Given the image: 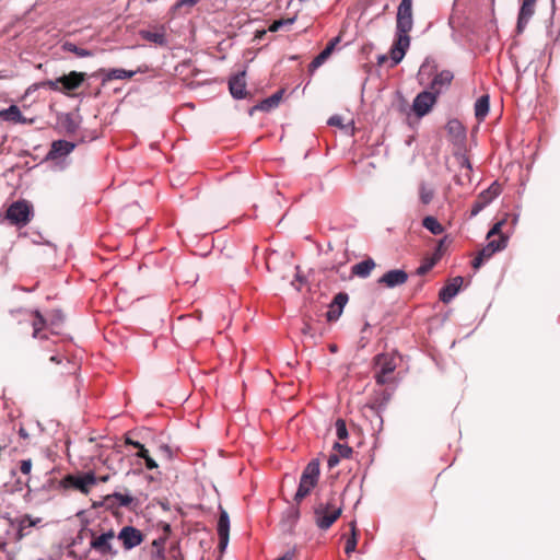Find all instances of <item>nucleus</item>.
<instances>
[{
	"label": "nucleus",
	"instance_id": "62",
	"mask_svg": "<svg viewBox=\"0 0 560 560\" xmlns=\"http://www.w3.org/2000/svg\"><path fill=\"white\" fill-rule=\"evenodd\" d=\"M265 34H266L265 30L258 31L257 34H256V37L261 38Z\"/></svg>",
	"mask_w": 560,
	"mask_h": 560
},
{
	"label": "nucleus",
	"instance_id": "46",
	"mask_svg": "<svg viewBox=\"0 0 560 560\" xmlns=\"http://www.w3.org/2000/svg\"><path fill=\"white\" fill-rule=\"evenodd\" d=\"M20 470L23 475H28L32 470V460L31 459L21 460Z\"/></svg>",
	"mask_w": 560,
	"mask_h": 560
},
{
	"label": "nucleus",
	"instance_id": "2",
	"mask_svg": "<svg viewBox=\"0 0 560 560\" xmlns=\"http://www.w3.org/2000/svg\"><path fill=\"white\" fill-rule=\"evenodd\" d=\"M342 503L336 493H331L325 501L314 506V521L322 530H327L340 517Z\"/></svg>",
	"mask_w": 560,
	"mask_h": 560
},
{
	"label": "nucleus",
	"instance_id": "27",
	"mask_svg": "<svg viewBox=\"0 0 560 560\" xmlns=\"http://www.w3.org/2000/svg\"><path fill=\"white\" fill-rule=\"evenodd\" d=\"M434 188L425 182L419 183V199L422 205H429L434 198Z\"/></svg>",
	"mask_w": 560,
	"mask_h": 560
},
{
	"label": "nucleus",
	"instance_id": "16",
	"mask_svg": "<svg viewBox=\"0 0 560 560\" xmlns=\"http://www.w3.org/2000/svg\"><path fill=\"white\" fill-rule=\"evenodd\" d=\"M75 148V143L67 140H56L51 143V148L48 152L47 158L50 160H57L71 153Z\"/></svg>",
	"mask_w": 560,
	"mask_h": 560
},
{
	"label": "nucleus",
	"instance_id": "34",
	"mask_svg": "<svg viewBox=\"0 0 560 560\" xmlns=\"http://www.w3.org/2000/svg\"><path fill=\"white\" fill-rule=\"evenodd\" d=\"M63 49L66 51L73 52L75 56H78L80 58L92 56V51L81 48V47H78L75 44L69 43V42L63 44Z\"/></svg>",
	"mask_w": 560,
	"mask_h": 560
},
{
	"label": "nucleus",
	"instance_id": "17",
	"mask_svg": "<svg viewBox=\"0 0 560 560\" xmlns=\"http://www.w3.org/2000/svg\"><path fill=\"white\" fill-rule=\"evenodd\" d=\"M462 277H455L440 290L439 298L443 303H450L459 292L463 284Z\"/></svg>",
	"mask_w": 560,
	"mask_h": 560
},
{
	"label": "nucleus",
	"instance_id": "63",
	"mask_svg": "<svg viewBox=\"0 0 560 560\" xmlns=\"http://www.w3.org/2000/svg\"><path fill=\"white\" fill-rule=\"evenodd\" d=\"M55 326H58V320L57 319H54V322L49 325V327L51 329V332H54L52 327H55Z\"/></svg>",
	"mask_w": 560,
	"mask_h": 560
},
{
	"label": "nucleus",
	"instance_id": "61",
	"mask_svg": "<svg viewBox=\"0 0 560 560\" xmlns=\"http://www.w3.org/2000/svg\"><path fill=\"white\" fill-rule=\"evenodd\" d=\"M108 478H109V477H108L107 475H106V476L98 477V478H97V482H98V481H100V482H106V481L108 480Z\"/></svg>",
	"mask_w": 560,
	"mask_h": 560
},
{
	"label": "nucleus",
	"instance_id": "12",
	"mask_svg": "<svg viewBox=\"0 0 560 560\" xmlns=\"http://www.w3.org/2000/svg\"><path fill=\"white\" fill-rule=\"evenodd\" d=\"M537 0H521V8L517 16L516 32L522 34L526 28L529 20L535 13Z\"/></svg>",
	"mask_w": 560,
	"mask_h": 560
},
{
	"label": "nucleus",
	"instance_id": "29",
	"mask_svg": "<svg viewBox=\"0 0 560 560\" xmlns=\"http://www.w3.org/2000/svg\"><path fill=\"white\" fill-rule=\"evenodd\" d=\"M33 337L34 338H39V339H47V335H40V331L45 328H47V323H46V319L44 318V316L38 312L36 311L35 312V319L33 320Z\"/></svg>",
	"mask_w": 560,
	"mask_h": 560
},
{
	"label": "nucleus",
	"instance_id": "22",
	"mask_svg": "<svg viewBox=\"0 0 560 560\" xmlns=\"http://www.w3.org/2000/svg\"><path fill=\"white\" fill-rule=\"evenodd\" d=\"M59 122L67 133L72 135L79 129L80 117L78 115L67 113L60 117Z\"/></svg>",
	"mask_w": 560,
	"mask_h": 560
},
{
	"label": "nucleus",
	"instance_id": "44",
	"mask_svg": "<svg viewBox=\"0 0 560 560\" xmlns=\"http://www.w3.org/2000/svg\"><path fill=\"white\" fill-rule=\"evenodd\" d=\"M200 0H178L176 3L172 7V11L176 12L183 7H194L196 5Z\"/></svg>",
	"mask_w": 560,
	"mask_h": 560
},
{
	"label": "nucleus",
	"instance_id": "36",
	"mask_svg": "<svg viewBox=\"0 0 560 560\" xmlns=\"http://www.w3.org/2000/svg\"><path fill=\"white\" fill-rule=\"evenodd\" d=\"M303 475L318 479L319 477V463L316 459L311 460L304 468Z\"/></svg>",
	"mask_w": 560,
	"mask_h": 560
},
{
	"label": "nucleus",
	"instance_id": "42",
	"mask_svg": "<svg viewBox=\"0 0 560 560\" xmlns=\"http://www.w3.org/2000/svg\"><path fill=\"white\" fill-rule=\"evenodd\" d=\"M334 448L338 451L339 457L349 458L352 454V448L347 444L336 443Z\"/></svg>",
	"mask_w": 560,
	"mask_h": 560
},
{
	"label": "nucleus",
	"instance_id": "50",
	"mask_svg": "<svg viewBox=\"0 0 560 560\" xmlns=\"http://www.w3.org/2000/svg\"><path fill=\"white\" fill-rule=\"evenodd\" d=\"M295 553H296V547H293L292 549L288 550L282 557L278 558L277 560H293Z\"/></svg>",
	"mask_w": 560,
	"mask_h": 560
},
{
	"label": "nucleus",
	"instance_id": "48",
	"mask_svg": "<svg viewBox=\"0 0 560 560\" xmlns=\"http://www.w3.org/2000/svg\"><path fill=\"white\" fill-rule=\"evenodd\" d=\"M329 126L342 127V117L339 115H334L328 119Z\"/></svg>",
	"mask_w": 560,
	"mask_h": 560
},
{
	"label": "nucleus",
	"instance_id": "24",
	"mask_svg": "<svg viewBox=\"0 0 560 560\" xmlns=\"http://www.w3.org/2000/svg\"><path fill=\"white\" fill-rule=\"evenodd\" d=\"M374 268V260L372 258H368L352 266V273L360 278H366Z\"/></svg>",
	"mask_w": 560,
	"mask_h": 560
},
{
	"label": "nucleus",
	"instance_id": "8",
	"mask_svg": "<svg viewBox=\"0 0 560 560\" xmlns=\"http://www.w3.org/2000/svg\"><path fill=\"white\" fill-rule=\"evenodd\" d=\"M438 96L429 91H422L419 93L412 103V109L418 117H423L427 115L433 105L436 103Z\"/></svg>",
	"mask_w": 560,
	"mask_h": 560
},
{
	"label": "nucleus",
	"instance_id": "39",
	"mask_svg": "<svg viewBox=\"0 0 560 560\" xmlns=\"http://www.w3.org/2000/svg\"><path fill=\"white\" fill-rule=\"evenodd\" d=\"M481 192L487 194L486 197H488L490 201H493L501 194V186L500 184L494 182L486 190Z\"/></svg>",
	"mask_w": 560,
	"mask_h": 560
},
{
	"label": "nucleus",
	"instance_id": "30",
	"mask_svg": "<svg viewBox=\"0 0 560 560\" xmlns=\"http://www.w3.org/2000/svg\"><path fill=\"white\" fill-rule=\"evenodd\" d=\"M422 225L434 235H440L444 232L443 225L432 215L425 217L422 220Z\"/></svg>",
	"mask_w": 560,
	"mask_h": 560
},
{
	"label": "nucleus",
	"instance_id": "20",
	"mask_svg": "<svg viewBox=\"0 0 560 560\" xmlns=\"http://www.w3.org/2000/svg\"><path fill=\"white\" fill-rule=\"evenodd\" d=\"M338 42V37L331 39L328 43V45L312 60V62L310 63V70L313 71L320 67L325 62V60L330 56Z\"/></svg>",
	"mask_w": 560,
	"mask_h": 560
},
{
	"label": "nucleus",
	"instance_id": "51",
	"mask_svg": "<svg viewBox=\"0 0 560 560\" xmlns=\"http://www.w3.org/2000/svg\"><path fill=\"white\" fill-rule=\"evenodd\" d=\"M459 164H460L462 167H465L468 171H471V168H472L469 159L466 155H464V154L460 155V158H459Z\"/></svg>",
	"mask_w": 560,
	"mask_h": 560
},
{
	"label": "nucleus",
	"instance_id": "53",
	"mask_svg": "<svg viewBox=\"0 0 560 560\" xmlns=\"http://www.w3.org/2000/svg\"><path fill=\"white\" fill-rule=\"evenodd\" d=\"M427 69H428V66L424 63L420 67V70L418 73V79H419L420 84H424V74L427 73Z\"/></svg>",
	"mask_w": 560,
	"mask_h": 560
},
{
	"label": "nucleus",
	"instance_id": "28",
	"mask_svg": "<svg viewBox=\"0 0 560 560\" xmlns=\"http://www.w3.org/2000/svg\"><path fill=\"white\" fill-rule=\"evenodd\" d=\"M164 547L165 538L159 537L154 539L150 549L151 560H165Z\"/></svg>",
	"mask_w": 560,
	"mask_h": 560
},
{
	"label": "nucleus",
	"instance_id": "14",
	"mask_svg": "<svg viewBox=\"0 0 560 560\" xmlns=\"http://www.w3.org/2000/svg\"><path fill=\"white\" fill-rule=\"evenodd\" d=\"M246 71L243 70L234 74L229 81V89L231 95L236 100H242L246 96Z\"/></svg>",
	"mask_w": 560,
	"mask_h": 560
},
{
	"label": "nucleus",
	"instance_id": "64",
	"mask_svg": "<svg viewBox=\"0 0 560 560\" xmlns=\"http://www.w3.org/2000/svg\"><path fill=\"white\" fill-rule=\"evenodd\" d=\"M20 435L23 436V438L27 436V434H26L24 429H20Z\"/></svg>",
	"mask_w": 560,
	"mask_h": 560
},
{
	"label": "nucleus",
	"instance_id": "41",
	"mask_svg": "<svg viewBox=\"0 0 560 560\" xmlns=\"http://www.w3.org/2000/svg\"><path fill=\"white\" fill-rule=\"evenodd\" d=\"M336 434L339 440H345L348 438L347 425L342 419H338L336 421Z\"/></svg>",
	"mask_w": 560,
	"mask_h": 560
},
{
	"label": "nucleus",
	"instance_id": "45",
	"mask_svg": "<svg viewBox=\"0 0 560 560\" xmlns=\"http://www.w3.org/2000/svg\"><path fill=\"white\" fill-rule=\"evenodd\" d=\"M504 223H505V221H504V220H501V221L497 222V223L491 228V230L488 232V234H487V238H491V237H492V236H494V235H499V237H500L501 235H503V234L501 233V229H502V226H503V224H504Z\"/></svg>",
	"mask_w": 560,
	"mask_h": 560
},
{
	"label": "nucleus",
	"instance_id": "21",
	"mask_svg": "<svg viewBox=\"0 0 560 560\" xmlns=\"http://www.w3.org/2000/svg\"><path fill=\"white\" fill-rule=\"evenodd\" d=\"M0 121H12L15 124L25 122L20 108L16 105H11L5 109L0 110Z\"/></svg>",
	"mask_w": 560,
	"mask_h": 560
},
{
	"label": "nucleus",
	"instance_id": "6",
	"mask_svg": "<svg viewBox=\"0 0 560 560\" xmlns=\"http://www.w3.org/2000/svg\"><path fill=\"white\" fill-rule=\"evenodd\" d=\"M7 219L14 225H26L31 220V206L26 201L13 202L7 210Z\"/></svg>",
	"mask_w": 560,
	"mask_h": 560
},
{
	"label": "nucleus",
	"instance_id": "52",
	"mask_svg": "<svg viewBox=\"0 0 560 560\" xmlns=\"http://www.w3.org/2000/svg\"><path fill=\"white\" fill-rule=\"evenodd\" d=\"M433 264H434V262H433V261H431V262H428V264H423V265H421V266L417 269L418 275H424V273H427V272L432 268Z\"/></svg>",
	"mask_w": 560,
	"mask_h": 560
},
{
	"label": "nucleus",
	"instance_id": "9",
	"mask_svg": "<svg viewBox=\"0 0 560 560\" xmlns=\"http://www.w3.org/2000/svg\"><path fill=\"white\" fill-rule=\"evenodd\" d=\"M166 25L159 24L154 25L150 30H140L139 35L142 39L150 42L159 47H167L168 40L166 37Z\"/></svg>",
	"mask_w": 560,
	"mask_h": 560
},
{
	"label": "nucleus",
	"instance_id": "56",
	"mask_svg": "<svg viewBox=\"0 0 560 560\" xmlns=\"http://www.w3.org/2000/svg\"><path fill=\"white\" fill-rule=\"evenodd\" d=\"M137 456L144 459L147 457H149V451L144 447V445L142 444L137 453Z\"/></svg>",
	"mask_w": 560,
	"mask_h": 560
},
{
	"label": "nucleus",
	"instance_id": "49",
	"mask_svg": "<svg viewBox=\"0 0 560 560\" xmlns=\"http://www.w3.org/2000/svg\"><path fill=\"white\" fill-rule=\"evenodd\" d=\"M485 260L487 259L483 256H481V254L478 252L477 256L472 260V268L479 269L485 262Z\"/></svg>",
	"mask_w": 560,
	"mask_h": 560
},
{
	"label": "nucleus",
	"instance_id": "3",
	"mask_svg": "<svg viewBox=\"0 0 560 560\" xmlns=\"http://www.w3.org/2000/svg\"><path fill=\"white\" fill-rule=\"evenodd\" d=\"M397 368V360L393 354L381 353L374 359V377L378 385H385L393 381V373Z\"/></svg>",
	"mask_w": 560,
	"mask_h": 560
},
{
	"label": "nucleus",
	"instance_id": "47",
	"mask_svg": "<svg viewBox=\"0 0 560 560\" xmlns=\"http://www.w3.org/2000/svg\"><path fill=\"white\" fill-rule=\"evenodd\" d=\"M288 516L292 520L293 523H296L300 517V510L294 506L290 508L288 510Z\"/></svg>",
	"mask_w": 560,
	"mask_h": 560
},
{
	"label": "nucleus",
	"instance_id": "35",
	"mask_svg": "<svg viewBox=\"0 0 560 560\" xmlns=\"http://www.w3.org/2000/svg\"><path fill=\"white\" fill-rule=\"evenodd\" d=\"M44 88H48L52 91H57L59 92V80L58 78L55 79V80H44V81H40V82H37L35 84H33L32 86H30L28 90H38V89H44Z\"/></svg>",
	"mask_w": 560,
	"mask_h": 560
},
{
	"label": "nucleus",
	"instance_id": "57",
	"mask_svg": "<svg viewBox=\"0 0 560 560\" xmlns=\"http://www.w3.org/2000/svg\"><path fill=\"white\" fill-rule=\"evenodd\" d=\"M126 444L132 445L133 447H136V448H138V450H139V448H140V446L142 445L140 442H138V441H133V440H131V439H129V438H127V439H126Z\"/></svg>",
	"mask_w": 560,
	"mask_h": 560
},
{
	"label": "nucleus",
	"instance_id": "5",
	"mask_svg": "<svg viewBox=\"0 0 560 560\" xmlns=\"http://www.w3.org/2000/svg\"><path fill=\"white\" fill-rule=\"evenodd\" d=\"M97 483V477L93 471H88L82 475H67L60 481V486L63 489L74 488L82 492L83 494H88L91 490V487Z\"/></svg>",
	"mask_w": 560,
	"mask_h": 560
},
{
	"label": "nucleus",
	"instance_id": "10",
	"mask_svg": "<svg viewBox=\"0 0 560 560\" xmlns=\"http://www.w3.org/2000/svg\"><path fill=\"white\" fill-rule=\"evenodd\" d=\"M408 281V273L402 269H392L385 272L377 283L387 289H394L405 284Z\"/></svg>",
	"mask_w": 560,
	"mask_h": 560
},
{
	"label": "nucleus",
	"instance_id": "1",
	"mask_svg": "<svg viewBox=\"0 0 560 560\" xmlns=\"http://www.w3.org/2000/svg\"><path fill=\"white\" fill-rule=\"evenodd\" d=\"M412 0H401L396 15V38L389 51L392 66H397L410 46L409 32L412 30Z\"/></svg>",
	"mask_w": 560,
	"mask_h": 560
},
{
	"label": "nucleus",
	"instance_id": "11",
	"mask_svg": "<svg viewBox=\"0 0 560 560\" xmlns=\"http://www.w3.org/2000/svg\"><path fill=\"white\" fill-rule=\"evenodd\" d=\"M59 80V92L69 94V92L78 89L85 80V73L71 71L69 74H65L58 78Z\"/></svg>",
	"mask_w": 560,
	"mask_h": 560
},
{
	"label": "nucleus",
	"instance_id": "31",
	"mask_svg": "<svg viewBox=\"0 0 560 560\" xmlns=\"http://www.w3.org/2000/svg\"><path fill=\"white\" fill-rule=\"evenodd\" d=\"M315 486H313L310 481H306L302 477L300 478V483L294 495V501L300 503L305 497H307Z\"/></svg>",
	"mask_w": 560,
	"mask_h": 560
},
{
	"label": "nucleus",
	"instance_id": "32",
	"mask_svg": "<svg viewBox=\"0 0 560 560\" xmlns=\"http://www.w3.org/2000/svg\"><path fill=\"white\" fill-rule=\"evenodd\" d=\"M486 196L487 194L482 192L478 195L476 201L471 206L470 217H476L480 211H482L488 205L492 202Z\"/></svg>",
	"mask_w": 560,
	"mask_h": 560
},
{
	"label": "nucleus",
	"instance_id": "4",
	"mask_svg": "<svg viewBox=\"0 0 560 560\" xmlns=\"http://www.w3.org/2000/svg\"><path fill=\"white\" fill-rule=\"evenodd\" d=\"M91 541L90 548L102 557H116L117 550L114 548V539L116 538L114 529H108L101 534L90 530Z\"/></svg>",
	"mask_w": 560,
	"mask_h": 560
},
{
	"label": "nucleus",
	"instance_id": "26",
	"mask_svg": "<svg viewBox=\"0 0 560 560\" xmlns=\"http://www.w3.org/2000/svg\"><path fill=\"white\" fill-rule=\"evenodd\" d=\"M490 108L489 95L480 96L475 103V116L478 120H483Z\"/></svg>",
	"mask_w": 560,
	"mask_h": 560
},
{
	"label": "nucleus",
	"instance_id": "25",
	"mask_svg": "<svg viewBox=\"0 0 560 560\" xmlns=\"http://www.w3.org/2000/svg\"><path fill=\"white\" fill-rule=\"evenodd\" d=\"M104 79L103 81H112V80H125L132 78L137 71L125 70V69H109L103 70Z\"/></svg>",
	"mask_w": 560,
	"mask_h": 560
},
{
	"label": "nucleus",
	"instance_id": "40",
	"mask_svg": "<svg viewBox=\"0 0 560 560\" xmlns=\"http://www.w3.org/2000/svg\"><path fill=\"white\" fill-rule=\"evenodd\" d=\"M294 21H295V18L276 20L271 23L268 31L269 32H278L284 25H292L294 23Z\"/></svg>",
	"mask_w": 560,
	"mask_h": 560
},
{
	"label": "nucleus",
	"instance_id": "33",
	"mask_svg": "<svg viewBox=\"0 0 560 560\" xmlns=\"http://www.w3.org/2000/svg\"><path fill=\"white\" fill-rule=\"evenodd\" d=\"M351 527V536L347 539L346 546H345V552L347 555H350L355 551L357 548V533H355V522L350 523Z\"/></svg>",
	"mask_w": 560,
	"mask_h": 560
},
{
	"label": "nucleus",
	"instance_id": "18",
	"mask_svg": "<svg viewBox=\"0 0 560 560\" xmlns=\"http://www.w3.org/2000/svg\"><path fill=\"white\" fill-rule=\"evenodd\" d=\"M218 536H219V545L223 549L229 544V532H230V518L226 511H221L219 521H218Z\"/></svg>",
	"mask_w": 560,
	"mask_h": 560
},
{
	"label": "nucleus",
	"instance_id": "19",
	"mask_svg": "<svg viewBox=\"0 0 560 560\" xmlns=\"http://www.w3.org/2000/svg\"><path fill=\"white\" fill-rule=\"evenodd\" d=\"M508 246V236L501 235L499 240L489 241L488 244L479 250L486 259L491 258L495 253L503 250Z\"/></svg>",
	"mask_w": 560,
	"mask_h": 560
},
{
	"label": "nucleus",
	"instance_id": "23",
	"mask_svg": "<svg viewBox=\"0 0 560 560\" xmlns=\"http://www.w3.org/2000/svg\"><path fill=\"white\" fill-rule=\"evenodd\" d=\"M282 94H283L282 91H278V92L273 93L271 96L265 98L259 104H257L253 108V110L257 109V110H261V112H269V110L276 108L282 98Z\"/></svg>",
	"mask_w": 560,
	"mask_h": 560
},
{
	"label": "nucleus",
	"instance_id": "15",
	"mask_svg": "<svg viewBox=\"0 0 560 560\" xmlns=\"http://www.w3.org/2000/svg\"><path fill=\"white\" fill-rule=\"evenodd\" d=\"M453 78V73L450 70H443L434 75L429 85V90L439 96L441 92L451 84Z\"/></svg>",
	"mask_w": 560,
	"mask_h": 560
},
{
	"label": "nucleus",
	"instance_id": "55",
	"mask_svg": "<svg viewBox=\"0 0 560 560\" xmlns=\"http://www.w3.org/2000/svg\"><path fill=\"white\" fill-rule=\"evenodd\" d=\"M144 462H145V467L150 470L154 469L158 467V464L152 458V457H147L144 458Z\"/></svg>",
	"mask_w": 560,
	"mask_h": 560
},
{
	"label": "nucleus",
	"instance_id": "43",
	"mask_svg": "<svg viewBox=\"0 0 560 560\" xmlns=\"http://www.w3.org/2000/svg\"><path fill=\"white\" fill-rule=\"evenodd\" d=\"M296 269V273H295V279L291 282V285L296 290V291H300L302 285L306 282V279L305 277H303L300 272V267L296 266L295 267Z\"/></svg>",
	"mask_w": 560,
	"mask_h": 560
},
{
	"label": "nucleus",
	"instance_id": "7",
	"mask_svg": "<svg viewBox=\"0 0 560 560\" xmlns=\"http://www.w3.org/2000/svg\"><path fill=\"white\" fill-rule=\"evenodd\" d=\"M116 538L121 541L126 550H131L143 541V534L133 526H124Z\"/></svg>",
	"mask_w": 560,
	"mask_h": 560
},
{
	"label": "nucleus",
	"instance_id": "37",
	"mask_svg": "<svg viewBox=\"0 0 560 560\" xmlns=\"http://www.w3.org/2000/svg\"><path fill=\"white\" fill-rule=\"evenodd\" d=\"M113 498L117 501L119 506L124 508H128L133 502V498L129 493L115 492Z\"/></svg>",
	"mask_w": 560,
	"mask_h": 560
},
{
	"label": "nucleus",
	"instance_id": "13",
	"mask_svg": "<svg viewBox=\"0 0 560 560\" xmlns=\"http://www.w3.org/2000/svg\"><path fill=\"white\" fill-rule=\"evenodd\" d=\"M348 300L349 296L346 292H339L335 295L326 313V317L329 322H335L340 317Z\"/></svg>",
	"mask_w": 560,
	"mask_h": 560
},
{
	"label": "nucleus",
	"instance_id": "38",
	"mask_svg": "<svg viewBox=\"0 0 560 560\" xmlns=\"http://www.w3.org/2000/svg\"><path fill=\"white\" fill-rule=\"evenodd\" d=\"M37 522H39V520L34 521L30 515H24V516L20 520V523H19V532H20V536L22 537V536L24 535V534H23V532H24L26 528H31V527L35 526Z\"/></svg>",
	"mask_w": 560,
	"mask_h": 560
},
{
	"label": "nucleus",
	"instance_id": "54",
	"mask_svg": "<svg viewBox=\"0 0 560 560\" xmlns=\"http://www.w3.org/2000/svg\"><path fill=\"white\" fill-rule=\"evenodd\" d=\"M327 463L330 468L335 467L339 463V456L337 454L330 455Z\"/></svg>",
	"mask_w": 560,
	"mask_h": 560
},
{
	"label": "nucleus",
	"instance_id": "60",
	"mask_svg": "<svg viewBox=\"0 0 560 560\" xmlns=\"http://www.w3.org/2000/svg\"><path fill=\"white\" fill-rule=\"evenodd\" d=\"M50 361L55 363H60V358L58 355L50 357Z\"/></svg>",
	"mask_w": 560,
	"mask_h": 560
},
{
	"label": "nucleus",
	"instance_id": "59",
	"mask_svg": "<svg viewBox=\"0 0 560 560\" xmlns=\"http://www.w3.org/2000/svg\"><path fill=\"white\" fill-rule=\"evenodd\" d=\"M455 127H456V128H460V124H459V121H457V120H453V121H450V122H448V128H450L451 130L455 129Z\"/></svg>",
	"mask_w": 560,
	"mask_h": 560
},
{
	"label": "nucleus",
	"instance_id": "58",
	"mask_svg": "<svg viewBox=\"0 0 560 560\" xmlns=\"http://www.w3.org/2000/svg\"><path fill=\"white\" fill-rule=\"evenodd\" d=\"M301 477H302L303 479H305L306 481H310L313 486H316V485H317L318 479H316V478L308 477V476L303 475V474H302V476H301Z\"/></svg>",
	"mask_w": 560,
	"mask_h": 560
}]
</instances>
